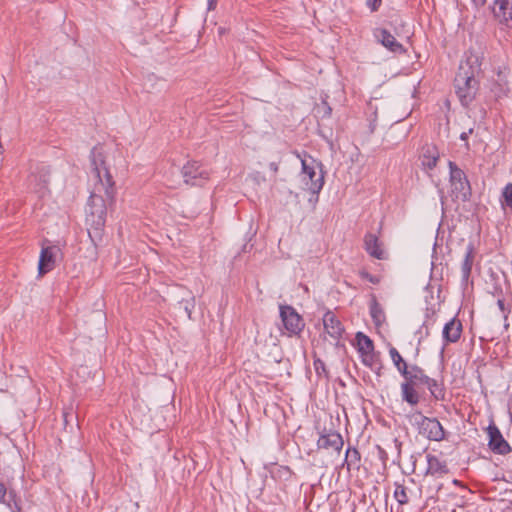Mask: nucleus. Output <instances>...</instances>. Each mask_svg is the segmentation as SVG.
I'll return each instance as SVG.
<instances>
[{
    "instance_id": "4",
    "label": "nucleus",
    "mask_w": 512,
    "mask_h": 512,
    "mask_svg": "<svg viewBox=\"0 0 512 512\" xmlns=\"http://www.w3.org/2000/svg\"><path fill=\"white\" fill-rule=\"evenodd\" d=\"M455 89L463 105H468L476 95L478 82L474 75L463 66H460L455 77Z\"/></svg>"
},
{
    "instance_id": "9",
    "label": "nucleus",
    "mask_w": 512,
    "mask_h": 512,
    "mask_svg": "<svg viewBox=\"0 0 512 512\" xmlns=\"http://www.w3.org/2000/svg\"><path fill=\"white\" fill-rule=\"evenodd\" d=\"M59 252L60 249L57 246L42 247L38 263L39 275L42 276L54 269Z\"/></svg>"
},
{
    "instance_id": "19",
    "label": "nucleus",
    "mask_w": 512,
    "mask_h": 512,
    "mask_svg": "<svg viewBox=\"0 0 512 512\" xmlns=\"http://www.w3.org/2000/svg\"><path fill=\"white\" fill-rule=\"evenodd\" d=\"M415 387L416 386L405 381L401 384L402 399L411 405H416L419 402V395Z\"/></svg>"
},
{
    "instance_id": "22",
    "label": "nucleus",
    "mask_w": 512,
    "mask_h": 512,
    "mask_svg": "<svg viewBox=\"0 0 512 512\" xmlns=\"http://www.w3.org/2000/svg\"><path fill=\"white\" fill-rule=\"evenodd\" d=\"M370 315L376 326H381L385 322V313L378 302L372 301L370 305Z\"/></svg>"
},
{
    "instance_id": "20",
    "label": "nucleus",
    "mask_w": 512,
    "mask_h": 512,
    "mask_svg": "<svg viewBox=\"0 0 512 512\" xmlns=\"http://www.w3.org/2000/svg\"><path fill=\"white\" fill-rule=\"evenodd\" d=\"M427 378L428 376L420 367L412 365L408 379L405 382L410 383L414 386L424 385V383L427 381Z\"/></svg>"
},
{
    "instance_id": "14",
    "label": "nucleus",
    "mask_w": 512,
    "mask_h": 512,
    "mask_svg": "<svg viewBox=\"0 0 512 512\" xmlns=\"http://www.w3.org/2000/svg\"><path fill=\"white\" fill-rule=\"evenodd\" d=\"M364 248L367 253L376 259H385L386 253L378 237L372 233H367L364 237Z\"/></svg>"
},
{
    "instance_id": "11",
    "label": "nucleus",
    "mask_w": 512,
    "mask_h": 512,
    "mask_svg": "<svg viewBox=\"0 0 512 512\" xmlns=\"http://www.w3.org/2000/svg\"><path fill=\"white\" fill-rule=\"evenodd\" d=\"M343 444L342 436L337 432L322 434L317 441L318 449L335 452L337 454L342 450Z\"/></svg>"
},
{
    "instance_id": "34",
    "label": "nucleus",
    "mask_w": 512,
    "mask_h": 512,
    "mask_svg": "<svg viewBox=\"0 0 512 512\" xmlns=\"http://www.w3.org/2000/svg\"><path fill=\"white\" fill-rule=\"evenodd\" d=\"M217 0H208V10H213L216 7Z\"/></svg>"
},
{
    "instance_id": "16",
    "label": "nucleus",
    "mask_w": 512,
    "mask_h": 512,
    "mask_svg": "<svg viewBox=\"0 0 512 512\" xmlns=\"http://www.w3.org/2000/svg\"><path fill=\"white\" fill-rule=\"evenodd\" d=\"M439 160V152L435 146L428 145L424 148L421 164L426 171L434 169Z\"/></svg>"
},
{
    "instance_id": "13",
    "label": "nucleus",
    "mask_w": 512,
    "mask_h": 512,
    "mask_svg": "<svg viewBox=\"0 0 512 512\" xmlns=\"http://www.w3.org/2000/svg\"><path fill=\"white\" fill-rule=\"evenodd\" d=\"M375 37L389 51L394 53H403L404 47L396 38L386 29H376Z\"/></svg>"
},
{
    "instance_id": "36",
    "label": "nucleus",
    "mask_w": 512,
    "mask_h": 512,
    "mask_svg": "<svg viewBox=\"0 0 512 512\" xmlns=\"http://www.w3.org/2000/svg\"><path fill=\"white\" fill-rule=\"evenodd\" d=\"M44 188H45V187L43 186V187H41L39 190H37V192H38L41 196H42V195H44V193H45Z\"/></svg>"
},
{
    "instance_id": "10",
    "label": "nucleus",
    "mask_w": 512,
    "mask_h": 512,
    "mask_svg": "<svg viewBox=\"0 0 512 512\" xmlns=\"http://www.w3.org/2000/svg\"><path fill=\"white\" fill-rule=\"evenodd\" d=\"M492 12L500 24L512 28V0H494Z\"/></svg>"
},
{
    "instance_id": "28",
    "label": "nucleus",
    "mask_w": 512,
    "mask_h": 512,
    "mask_svg": "<svg viewBox=\"0 0 512 512\" xmlns=\"http://www.w3.org/2000/svg\"><path fill=\"white\" fill-rule=\"evenodd\" d=\"M359 275L362 279L367 280L373 284H377L379 282V278L377 276L371 275L365 270L360 271Z\"/></svg>"
},
{
    "instance_id": "2",
    "label": "nucleus",
    "mask_w": 512,
    "mask_h": 512,
    "mask_svg": "<svg viewBox=\"0 0 512 512\" xmlns=\"http://www.w3.org/2000/svg\"><path fill=\"white\" fill-rule=\"evenodd\" d=\"M301 172L299 173L300 188L312 195H318L324 186V171L321 162L311 156L301 158Z\"/></svg>"
},
{
    "instance_id": "1",
    "label": "nucleus",
    "mask_w": 512,
    "mask_h": 512,
    "mask_svg": "<svg viewBox=\"0 0 512 512\" xmlns=\"http://www.w3.org/2000/svg\"><path fill=\"white\" fill-rule=\"evenodd\" d=\"M91 165L95 179L86 206V224L89 237L96 242L102 238L107 207L114 204L116 190L101 147L92 149Z\"/></svg>"
},
{
    "instance_id": "7",
    "label": "nucleus",
    "mask_w": 512,
    "mask_h": 512,
    "mask_svg": "<svg viewBox=\"0 0 512 512\" xmlns=\"http://www.w3.org/2000/svg\"><path fill=\"white\" fill-rule=\"evenodd\" d=\"M181 173L184 182L191 186H201L209 179V172L196 161L187 162Z\"/></svg>"
},
{
    "instance_id": "32",
    "label": "nucleus",
    "mask_w": 512,
    "mask_h": 512,
    "mask_svg": "<svg viewBox=\"0 0 512 512\" xmlns=\"http://www.w3.org/2000/svg\"><path fill=\"white\" fill-rule=\"evenodd\" d=\"M487 0H471L476 7H482L485 5Z\"/></svg>"
},
{
    "instance_id": "24",
    "label": "nucleus",
    "mask_w": 512,
    "mask_h": 512,
    "mask_svg": "<svg viewBox=\"0 0 512 512\" xmlns=\"http://www.w3.org/2000/svg\"><path fill=\"white\" fill-rule=\"evenodd\" d=\"M394 498L401 505L408 503L409 498H408V495L406 492V488L403 485H399V484L396 485L395 490H394Z\"/></svg>"
},
{
    "instance_id": "6",
    "label": "nucleus",
    "mask_w": 512,
    "mask_h": 512,
    "mask_svg": "<svg viewBox=\"0 0 512 512\" xmlns=\"http://www.w3.org/2000/svg\"><path fill=\"white\" fill-rule=\"evenodd\" d=\"M280 317L288 336H297L303 331L304 320L292 306L281 305Z\"/></svg>"
},
{
    "instance_id": "25",
    "label": "nucleus",
    "mask_w": 512,
    "mask_h": 512,
    "mask_svg": "<svg viewBox=\"0 0 512 512\" xmlns=\"http://www.w3.org/2000/svg\"><path fill=\"white\" fill-rule=\"evenodd\" d=\"M504 203L512 208V184H507L502 192Z\"/></svg>"
},
{
    "instance_id": "26",
    "label": "nucleus",
    "mask_w": 512,
    "mask_h": 512,
    "mask_svg": "<svg viewBox=\"0 0 512 512\" xmlns=\"http://www.w3.org/2000/svg\"><path fill=\"white\" fill-rule=\"evenodd\" d=\"M389 354L395 367L401 365L404 362V359L395 347H391L389 349Z\"/></svg>"
},
{
    "instance_id": "33",
    "label": "nucleus",
    "mask_w": 512,
    "mask_h": 512,
    "mask_svg": "<svg viewBox=\"0 0 512 512\" xmlns=\"http://www.w3.org/2000/svg\"><path fill=\"white\" fill-rule=\"evenodd\" d=\"M472 133V129H469L468 132H462L461 135H460V139L463 140V141H466L469 134Z\"/></svg>"
},
{
    "instance_id": "29",
    "label": "nucleus",
    "mask_w": 512,
    "mask_h": 512,
    "mask_svg": "<svg viewBox=\"0 0 512 512\" xmlns=\"http://www.w3.org/2000/svg\"><path fill=\"white\" fill-rule=\"evenodd\" d=\"M381 3L382 0H366V5L372 12L377 11Z\"/></svg>"
},
{
    "instance_id": "12",
    "label": "nucleus",
    "mask_w": 512,
    "mask_h": 512,
    "mask_svg": "<svg viewBox=\"0 0 512 512\" xmlns=\"http://www.w3.org/2000/svg\"><path fill=\"white\" fill-rule=\"evenodd\" d=\"M323 326L325 332L333 339L339 340L344 332V327L337 316L327 311L323 316Z\"/></svg>"
},
{
    "instance_id": "35",
    "label": "nucleus",
    "mask_w": 512,
    "mask_h": 512,
    "mask_svg": "<svg viewBox=\"0 0 512 512\" xmlns=\"http://www.w3.org/2000/svg\"><path fill=\"white\" fill-rule=\"evenodd\" d=\"M184 309H185V311H186V313H187L188 317H189V318H191V313H192V309H191V307H190L189 305H185V306H184Z\"/></svg>"
},
{
    "instance_id": "17",
    "label": "nucleus",
    "mask_w": 512,
    "mask_h": 512,
    "mask_svg": "<svg viewBox=\"0 0 512 512\" xmlns=\"http://www.w3.org/2000/svg\"><path fill=\"white\" fill-rule=\"evenodd\" d=\"M474 258H475L474 247L472 244H469L466 248L464 259L461 264L462 280L465 282H467L470 277Z\"/></svg>"
},
{
    "instance_id": "21",
    "label": "nucleus",
    "mask_w": 512,
    "mask_h": 512,
    "mask_svg": "<svg viewBox=\"0 0 512 512\" xmlns=\"http://www.w3.org/2000/svg\"><path fill=\"white\" fill-rule=\"evenodd\" d=\"M357 347L360 354H369L374 352L373 341L364 333L358 332L356 334Z\"/></svg>"
},
{
    "instance_id": "8",
    "label": "nucleus",
    "mask_w": 512,
    "mask_h": 512,
    "mask_svg": "<svg viewBox=\"0 0 512 512\" xmlns=\"http://www.w3.org/2000/svg\"><path fill=\"white\" fill-rule=\"evenodd\" d=\"M487 433L489 437L488 446L492 452L500 455H506L511 452L509 443L495 425H489Z\"/></svg>"
},
{
    "instance_id": "23",
    "label": "nucleus",
    "mask_w": 512,
    "mask_h": 512,
    "mask_svg": "<svg viewBox=\"0 0 512 512\" xmlns=\"http://www.w3.org/2000/svg\"><path fill=\"white\" fill-rule=\"evenodd\" d=\"M424 385L427 386V388L429 389L430 393L435 398L438 399V398L443 396V389L441 387V384L436 379L428 377L427 381L424 383Z\"/></svg>"
},
{
    "instance_id": "31",
    "label": "nucleus",
    "mask_w": 512,
    "mask_h": 512,
    "mask_svg": "<svg viewBox=\"0 0 512 512\" xmlns=\"http://www.w3.org/2000/svg\"><path fill=\"white\" fill-rule=\"evenodd\" d=\"M6 494H7V489H6L5 485L2 482H0V503L5 502Z\"/></svg>"
},
{
    "instance_id": "30",
    "label": "nucleus",
    "mask_w": 512,
    "mask_h": 512,
    "mask_svg": "<svg viewBox=\"0 0 512 512\" xmlns=\"http://www.w3.org/2000/svg\"><path fill=\"white\" fill-rule=\"evenodd\" d=\"M362 362L367 366H372L374 361V352H370L369 354H361Z\"/></svg>"
},
{
    "instance_id": "5",
    "label": "nucleus",
    "mask_w": 512,
    "mask_h": 512,
    "mask_svg": "<svg viewBox=\"0 0 512 512\" xmlns=\"http://www.w3.org/2000/svg\"><path fill=\"white\" fill-rule=\"evenodd\" d=\"M451 195L455 199L468 200L470 196V183L462 169L454 162L449 161Z\"/></svg>"
},
{
    "instance_id": "3",
    "label": "nucleus",
    "mask_w": 512,
    "mask_h": 512,
    "mask_svg": "<svg viewBox=\"0 0 512 512\" xmlns=\"http://www.w3.org/2000/svg\"><path fill=\"white\" fill-rule=\"evenodd\" d=\"M411 423L417 427L418 433L431 441H442L445 439V431L436 418H429L420 412L410 416Z\"/></svg>"
},
{
    "instance_id": "18",
    "label": "nucleus",
    "mask_w": 512,
    "mask_h": 512,
    "mask_svg": "<svg viewBox=\"0 0 512 512\" xmlns=\"http://www.w3.org/2000/svg\"><path fill=\"white\" fill-rule=\"evenodd\" d=\"M426 458L428 473L432 475H442L448 472L446 463L440 460L437 456L428 454Z\"/></svg>"
},
{
    "instance_id": "15",
    "label": "nucleus",
    "mask_w": 512,
    "mask_h": 512,
    "mask_svg": "<svg viewBox=\"0 0 512 512\" xmlns=\"http://www.w3.org/2000/svg\"><path fill=\"white\" fill-rule=\"evenodd\" d=\"M462 332V324L459 320L453 318L449 322H447L443 328V338L447 343L456 342Z\"/></svg>"
},
{
    "instance_id": "27",
    "label": "nucleus",
    "mask_w": 512,
    "mask_h": 512,
    "mask_svg": "<svg viewBox=\"0 0 512 512\" xmlns=\"http://www.w3.org/2000/svg\"><path fill=\"white\" fill-rule=\"evenodd\" d=\"M399 373L405 378V381L408 379V376L411 371V366H408L404 361L401 365L396 366Z\"/></svg>"
}]
</instances>
